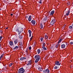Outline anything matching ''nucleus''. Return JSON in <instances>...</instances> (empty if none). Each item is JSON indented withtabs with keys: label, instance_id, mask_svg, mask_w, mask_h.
Returning <instances> with one entry per match:
<instances>
[{
	"label": "nucleus",
	"instance_id": "1",
	"mask_svg": "<svg viewBox=\"0 0 73 73\" xmlns=\"http://www.w3.org/2000/svg\"><path fill=\"white\" fill-rule=\"evenodd\" d=\"M24 72H25L24 69L23 68H22L19 69L18 73H23Z\"/></svg>",
	"mask_w": 73,
	"mask_h": 73
},
{
	"label": "nucleus",
	"instance_id": "2",
	"mask_svg": "<svg viewBox=\"0 0 73 73\" xmlns=\"http://www.w3.org/2000/svg\"><path fill=\"white\" fill-rule=\"evenodd\" d=\"M68 44L67 42H65L64 44L61 45L62 48H65L66 46H68Z\"/></svg>",
	"mask_w": 73,
	"mask_h": 73
},
{
	"label": "nucleus",
	"instance_id": "3",
	"mask_svg": "<svg viewBox=\"0 0 73 73\" xmlns=\"http://www.w3.org/2000/svg\"><path fill=\"white\" fill-rule=\"evenodd\" d=\"M56 22V20L55 19H54L52 20V21H51V22L50 23V25H53L54 23H55V22Z\"/></svg>",
	"mask_w": 73,
	"mask_h": 73
},
{
	"label": "nucleus",
	"instance_id": "4",
	"mask_svg": "<svg viewBox=\"0 0 73 73\" xmlns=\"http://www.w3.org/2000/svg\"><path fill=\"white\" fill-rule=\"evenodd\" d=\"M19 46L21 48H23V43L22 42H20Z\"/></svg>",
	"mask_w": 73,
	"mask_h": 73
},
{
	"label": "nucleus",
	"instance_id": "5",
	"mask_svg": "<svg viewBox=\"0 0 73 73\" xmlns=\"http://www.w3.org/2000/svg\"><path fill=\"white\" fill-rule=\"evenodd\" d=\"M56 65H61V63H60V62L58 61H56L55 62V63Z\"/></svg>",
	"mask_w": 73,
	"mask_h": 73
},
{
	"label": "nucleus",
	"instance_id": "6",
	"mask_svg": "<svg viewBox=\"0 0 73 73\" xmlns=\"http://www.w3.org/2000/svg\"><path fill=\"white\" fill-rule=\"evenodd\" d=\"M31 23L33 25H35L36 24V21L35 20H32L31 21Z\"/></svg>",
	"mask_w": 73,
	"mask_h": 73
},
{
	"label": "nucleus",
	"instance_id": "7",
	"mask_svg": "<svg viewBox=\"0 0 73 73\" xmlns=\"http://www.w3.org/2000/svg\"><path fill=\"white\" fill-rule=\"evenodd\" d=\"M70 13V11L68 10L66 12V15L67 16H69V15Z\"/></svg>",
	"mask_w": 73,
	"mask_h": 73
},
{
	"label": "nucleus",
	"instance_id": "8",
	"mask_svg": "<svg viewBox=\"0 0 73 73\" xmlns=\"http://www.w3.org/2000/svg\"><path fill=\"white\" fill-rule=\"evenodd\" d=\"M9 44L11 46H12L13 45V41H10L9 42Z\"/></svg>",
	"mask_w": 73,
	"mask_h": 73
},
{
	"label": "nucleus",
	"instance_id": "9",
	"mask_svg": "<svg viewBox=\"0 0 73 73\" xmlns=\"http://www.w3.org/2000/svg\"><path fill=\"white\" fill-rule=\"evenodd\" d=\"M35 58H39L40 59V56L38 55H36L35 57Z\"/></svg>",
	"mask_w": 73,
	"mask_h": 73
},
{
	"label": "nucleus",
	"instance_id": "10",
	"mask_svg": "<svg viewBox=\"0 0 73 73\" xmlns=\"http://www.w3.org/2000/svg\"><path fill=\"white\" fill-rule=\"evenodd\" d=\"M54 11L53 10L50 13V16H53V14H54Z\"/></svg>",
	"mask_w": 73,
	"mask_h": 73
},
{
	"label": "nucleus",
	"instance_id": "11",
	"mask_svg": "<svg viewBox=\"0 0 73 73\" xmlns=\"http://www.w3.org/2000/svg\"><path fill=\"white\" fill-rule=\"evenodd\" d=\"M21 29V27H19L16 29V31L20 32V30Z\"/></svg>",
	"mask_w": 73,
	"mask_h": 73
},
{
	"label": "nucleus",
	"instance_id": "12",
	"mask_svg": "<svg viewBox=\"0 0 73 73\" xmlns=\"http://www.w3.org/2000/svg\"><path fill=\"white\" fill-rule=\"evenodd\" d=\"M29 37H31V33H32V31L31 30H29Z\"/></svg>",
	"mask_w": 73,
	"mask_h": 73
},
{
	"label": "nucleus",
	"instance_id": "13",
	"mask_svg": "<svg viewBox=\"0 0 73 73\" xmlns=\"http://www.w3.org/2000/svg\"><path fill=\"white\" fill-rule=\"evenodd\" d=\"M26 59V58L25 57H23L20 58V60H25Z\"/></svg>",
	"mask_w": 73,
	"mask_h": 73
},
{
	"label": "nucleus",
	"instance_id": "14",
	"mask_svg": "<svg viewBox=\"0 0 73 73\" xmlns=\"http://www.w3.org/2000/svg\"><path fill=\"white\" fill-rule=\"evenodd\" d=\"M40 60V58H37L36 59L35 61V63H37Z\"/></svg>",
	"mask_w": 73,
	"mask_h": 73
},
{
	"label": "nucleus",
	"instance_id": "15",
	"mask_svg": "<svg viewBox=\"0 0 73 73\" xmlns=\"http://www.w3.org/2000/svg\"><path fill=\"white\" fill-rule=\"evenodd\" d=\"M38 69L39 71L40 72H41V71L42 70V68L41 67H39Z\"/></svg>",
	"mask_w": 73,
	"mask_h": 73
},
{
	"label": "nucleus",
	"instance_id": "16",
	"mask_svg": "<svg viewBox=\"0 0 73 73\" xmlns=\"http://www.w3.org/2000/svg\"><path fill=\"white\" fill-rule=\"evenodd\" d=\"M19 46H16L14 48H13L14 50H15V49H17L18 48H19Z\"/></svg>",
	"mask_w": 73,
	"mask_h": 73
},
{
	"label": "nucleus",
	"instance_id": "17",
	"mask_svg": "<svg viewBox=\"0 0 73 73\" xmlns=\"http://www.w3.org/2000/svg\"><path fill=\"white\" fill-rule=\"evenodd\" d=\"M47 20V18L45 17L44 18L43 20V22H45V21H46Z\"/></svg>",
	"mask_w": 73,
	"mask_h": 73
},
{
	"label": "nucleus",
	"instance_id": "18",
	"mask_svg": "<svg viewBox=\"0 0 73 73\" xmlns=\"http://www.w3.org/2000/svg\"><path fill=\"white\" fill-rule=\"evenodd\" d=\"M42 50H46L47 49L46 48V47H42Z\"/></svg>",
	"mask_w": 73,
	"mask_h": 73
},
{
	"label": "nucleus",
	"instance_id": "19",
	"mask_svg": "<svg viewBox=\"0 0 73 73\" xmlns=\"http://www.w3.org/2000/svg\"><path fill=\"white\" fill-rule=\"evenodd\" d=\"M14 41L15 44H16L17 43V42H18V40H17V39L16 40H15Z\"/></svg>",
	"mask_w": 73,
	"mask_h": 73
},
{
	"label": "nucleus",
	"instance_id": "20",
	"mask_svg": "<svg viewBox=\"0 0 73 73\" xmlns=\"http://www.w3.org/2000/svg\"><path fill=\"white\" fill-rule=\"evenodd\" d=\"M48 38V35H45V38L47 40Z\"/></svg>",
	"mask_w": 73,
	"mask_h": 73
},
{
	"label": "nucleus",
	"instance_id": "21",
	"mask_svg": "<svg viewBox=\"0 0 73 73\" xmlns=\"http://www.w3.org/2000/svg\"><path fill=\"white\" fill-rule=\"evenodd\" d=\"M46 72H47V73H49L50 71H49V70L48 69H46Z\"/></svg>",
	"mask_w": 73,
	"mask_h": 73
},
{
	"label": "nucleus",
	"instance_id": "22",
	"mask_svg": "<svg viewBox=\"0 0 73 73\" xmlns=\"http://www.w3.org/2000/svg\"><path fill=\"white\" fill-rule=\"evenodd\" d=\"M40 27L41 29H42L43 28V26H42V23H40Z\"/></svg>",
	"mask_w": 73,
	"mask_h": 73
},
{
	"label": "nucleus",
	"instance_id": "23",
	"mask_svg": "<svg viewBox=\"0 0 73 73\" xmlns=\"http://www.w3.org/2000/svg\"><path fill=\"white\" fill-rule=\"evenodd\" d=\"M37 52L38 54H40V53L41 51L40 50V49H38L37 50Z\"/></svg>",
	"mask_w": 73,
	"mask_h": 73
},
{
	"label": "nucleus",
	"instance_id": "24",
	"mask_svg": "<svg viewBox=\"0 0 73 73\" xmlns=\"http://www.w3.org/2000/svg\"><path fill=\"white\" fill-rule=\"evenodd\" d=\"M29 21H31V16H30L29 18Z\"/></svg>",
	"mask_w": 73,
	"mask_h": 73
},
{
	"label": "nucleus",
	"instance_id": "25",
	"mask_svg": "<svg viewBox=\"0 0 73 73\" xmlns=\"http://www.w3.org/2000/svg\"><path fill=\"white\" fill-rule=\"evenodd\" d=\"M21 29L20 30L19 32H22L23 31V28L21 27Z\"/></svg>",
	"mask_w": 73,
	"mask_h": 73
},
{
	"label": "nucleus",
	"instance_id": "26",
	"mask_svg": "<svg viewBox=\"0 0 73 73\" xmlns=\"http://www.w3.org/2000/svg\"><path fill=\"white\" fill-rule=\"evenodd\" d=\"M19 38L20 39H21V38H23V36L21 35H20L19 36Z\"/></svg>",
	"mask_w": 73,
	"mask_h": 73
},
{
	"label": "nucleus",
	"instance_id": "27",
	"mask_svg": "<svg viewBox=\"0 0 73 73\" xmlns=\"http://www.w3.org/2000/svg\"><path fill=\"white\" fill-rule=\"evenodd\" d=\"M45 43L44 42L43 43V45L42 46V47H45Z\"/></svg>",
	"mask_w": 73,
	"mask_h": 73
},
{
	"label": "nucleus",
	"instance_id": "28",
	"mask_svg": "<svg viewBox=\"0 0 73 73\" xmlns=\"http://www.w3.org/2000/svg\"><path fill=\"white\" fill-rule=\"evenodd\" d=\"M62 40V39H60L58 41V44H59L60 42H61V41Z\"/></svg>",
	"mask_w": 73,
	"mask_h": 73
},
{
	"label": "nucleus",
	"instance_id": "29",
	"mask_svg": "<svg viewBox=\"0 0 73 73\" xmlns=\"http://www.w3.org/2000/svg\"><path fill=\"white\" fill-rule=\"evenodd\" d=\"M12 65H13V63H10L9 65V67L11 66H12Z\"/></svg>",
	"mask_w": 73,
	"mask_h": 73
},
{
	"label": "nucleus",
	"instance_id": "30",
	"mask_svg": "<svg viewBox=\"0 0 73 73\" xmlns=\"http://www.w3.org/2000/svg\"><path fill=\"white\" fill-rule=\"evenodd\" d=\"M58 68V66H56L54 67V69H57Z\"/></svg>",
	"mask_w": 73,
	"mask_h": 73
},
{
	"label": "nucleus",
	"instance_id": "31",
	"mask_svg": "<svg viewBox=\"0 0 73 73\" xmlns=\"http://www.w3.org/2000/svg\"><path fill=\"white\" fill-rule=\"evenodd\" d=\"M67 4L68 5H70V2H68V3H67Z\"/></svg>",
	"mask_w": 73,
	"mask_h": 73
},
{
	"label": "nucleus",
	"instance_id": "32",
	"mask_svg": "<svg viewBox=\"0 0 73 73\" xmlns=\"http://www.w3.org/2000/svg\"><path fill=\"white\" fill-rule=\"evenodd\" d=\"M29 63L30 64H32V61L31 60H30L28 61Z\"/></svg>",
	"mask_w": 73,
	"mask_h": 73
},
{
	"label": "nucleus",
	"instance_id": "33",
	"mask_svg": "<svg viewBox=\"0 0 73 73\" xmlns=\"http://www.w3.org/2000/svg\"><path fill=\"white\" fill-rule=\"evenodd\" d=\"M70 45H73V40L72 41H71L70 42Z\"/></svg>",
	"mask_w": 73,
	"mask_h": 73
},
{
	"label": "nucleus",
	"instance_id": "34",
	"mask_svg": "<svg viewBox=\"0 0 73 73\" xmlns=\"http://www.w3.org/2000/svg\"><path fill=\"white\" fill-rule=\"evenodd\" d=\"M58 45H59L58 44H56V48H57L58 47Z\"/></svg>",
	"mask_w": 73,
	"mask_h": 73
},
{
	"label": "nucleus",
	"instance_id": "35",
	"mask_svg": "<svg viewBox=\"0 0 73 73\" xmlns=\"http://www.w3.org/2000/svg\"><path fill=\"white\" fill-rule=\"evenodd\" d=\"M69 28L70 29H72V28H73V27L72 26H70L69 27Z\"/></svg>",
	"mask_w": 73,
	"mask_h": 73
},
{
	"label": "nucleus",
	"instance_id": "36",
	"mask_svg": "<svg viewBox=\"0 0 73 73\" xmlns=\"http://www.w3.org/2000/svg\"><path fill=\"white\" fill-rule=\"evenodd\" d=\"M41 0H40L39 1V3H40V4H42V3H41Z\"/></svg>",
	"mask_w": 73,
	"mask_h": 73
},
{
	"label": "nucleus",
	"instance_id": "37",
	"mask_svg": "<svg viewBox=\"0 0 73 73\" xmlns=\"http://www.w3.org/2000/svg\"><path fill=\"white\" fill-rule=\"evenodd\" d=\"M40 40H41V41H43V38H40Z\"/></svg>",
	"mask_w": 73,
	"mask_h": 73
},
{
	"label": "nucleus",
	"instance_id": "38",
	"mask_svg": "<svg viewBox=\"0 0 73 73\" xmlns=\"http://www.w3.org/2000/svg\"><path fill=\"white\" fill-rule=\"evenodd\" d=\"M31 49H32V47H31L30 46L29 47V50H31Z\"/></svg>",
	"mask_w": 73,
	"mask_h": 73
},
{
	"label": "nucleus",
	"instance_id": "39",
	"mask_svg": "<svg viewBox=\"0 0 73 73\" xmlns=\"http://www.w3.org/2000/svg\"><path fill=\"white\" fill-rule=\"evenodd\" d=\"M31 65V64L29 63L27 64V65Z\"/></svg>",
	"mask_w": 73,
	"mask_h": 73
},
{
	"label": "nucleus",
	"instance_id": "40",
	"mask_svg": "<svg viewBox=\"0 0 73 73\" xmlns=\"http://www.w3.org/2000/svg\"><path fill=\"white\" fill-rule=\"evenodd\" d=\"M4 55H3V54L1 56V58H2V57H3V56Z\"/></svg>",
	"mask_w": 73,
	"mask_h": 73
},
{
	"label": "nucleus",
	"instance_id": "41",
	"mask_svg": "<svg viewBox=\"0 0 73 73\" xmlns=\"http://www.w3.org/2000/svg\"><path fill=\"white\" fill-rule=\"evenodd\" d=\"M43 73H46V70L45 71H43Z\"/></svg>",
	"mask_w": 73,
	"mask_h": 73
},
{
	"label": "nucleus",
	"instance_id": "42",
	"mask_svg": "<svg viewBox=\"0 0 73 73\" xmlns=\"http://www.w3.org/2000/svg\"><path fill=\"white\" fill-rule=\"evenodd\" d=\"M32 37L31 38H30V41H31L32 40Z\"/></svg>",
	"mask_w": 73,
	"mask_h": 73
},
{
	"label": "nucleus",
	"instance_id": "43",
	"mask_svg": "<svg viewBox=\"0 0 73 73\" xmlns=\"http://www.w3.org/2000/svg\"><path fill=\"white\" fill-rule=\"evenodd\" d=\"M21 33V32H19V33H18L19 35H20V34Z\"/></svg>",
	"mask_w": 73,
	"mask_h": 73
},
{
	"label": "nucleus",
	"instance_id": "44",
	"mask_svg": "<svg viewBox=\"0 0 73 73\" xmlns=\"http://www.w3.org/2000/svg\"><path fill=\"white\" fill-rule=\"evenodd\" d=\"M11 16H13V13L11 14Z\"/></svg>",
	"mask_w": 73,
	"mask_h": 73
},
{
	"label": "nucleus",
	"instance_id": "45",
	"mask_svg": "<svg viewBox=\"0 0 73 73\" xmlns=\"http://www.w3.org/2000/svg\"><path fill=\"white\" fill-rule=\"evenodd\" d=\"M1 58H2L0 57V60H1Z\"/></svg>",
	"mask_w": 73,
	"mask_h": 73
},
{
	"label": "nucleus",
	"instance_id": "46",
	"mask_svg": "<svg viewBox=\"0 0 73 73\" xmlns=\"http://www.w3.org/2000/svg\"><path fill=\"white\" fill-rule=\"evenodd\" d=\"M66 26L64 25V26L63 27V28H65V27Z\"/></svg>",
	"mask_w": 73,
	"mask_h": 73
},
{
	"label": "nucleus",
	"instance_id": "47",
	"mask_svg": "<svg viewBox=\"0 0 73 73\" xmlns=\"http://www.w3.org/2000/svg\"><path fill=\"white\" fill-rule=\"evenodd\" d=\"M8 27H7V28H6V29H8Z\"/></svg>",
	"mask_w": 73,
	"mask_h": 73
},
{
	"label": "nucleus",
	"instance_id": "48",
	"mask_svg": "<svg viewBox=\"0 0 73 73\" xmlns=\"http://www.w3.org/2000/svg\"><path fill=\"white\" fill-rule=\"evenodd\" d=\"M1 47V44H0V48Z\"/></svg>",
	"mask_w": 73,
	"mask_h": 73
}]
</instances>
